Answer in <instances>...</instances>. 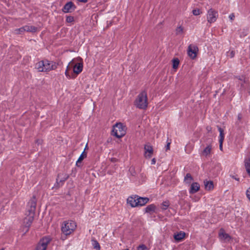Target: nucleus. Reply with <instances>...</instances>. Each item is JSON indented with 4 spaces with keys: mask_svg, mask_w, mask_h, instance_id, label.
Segmentation results:
<instances>
[{
    "mask_svg": "<svg viewBox=\"0 0 250 250\" xmlns=\"http://www.w3.org/2000/svg\"><path fill=\"white\" fill-rule=\"evenodd\" d=\"M219 235L221 239H223L224 240L229 241L231 239V237L229 234L224 232H220L219 234Z\"/></svg>",
    "mask_w": 250,
    "mask_h": 250,
    "instance_id": "4be33fe9",
    "label": "nucleus"
},
{
    "mask_svg": "<svg viewBox=\"0 0 250 250\" xmlns=\"http://www.w3.org/2000/svg\"><path fill=\"white\" fill-rule=\"evenodd\" d=\"M198 52V48L197 46L190 44L188 46V56L192 59H195L197 56V52Z\"/></svg>",
    "mask_w": 250,
    "mask_h": 250,
    "instance_id": "6e6552de",
    "label": "nucleus"
},
{
    "mask_svg": "<svg viewBox=\"0 0 250 250\" xmlns=\"http://www.w3.org/2000/svg\"><path fill=\"white\" fill-rule=\"evenodd\" d=\"M192 13L195 16H198L199 15L201 12L199 9H196L192 10Z\"/></svg>",
    "mask_w": 250,
    "mask_h": 250,
    "instance_id": "f704fd0d",
    "label": "nucleus"
},
{
    "mask_svg": "<svg viewBox=\"0 0 250 250\" xmlns=\"http://www.w3.org/2000/svg\"><path fill=\"white\" fill-rule=\"evenodd\" d=\"M137 250H148L146 246L144 244L140 245L137 247Z\"/></svg>",
    "mask_w": 250,
    "mask_h": 250,
    "instance_id": "473e14b6",
    "label": "nucleus"
},
{
    "mask_svg": "<svg viewBox=\"0 0 250 250\" xmlns=\"http://www.w3.org/2000/svg\"><path fill=\"white\" fill-rule=\"evenodd\" d=\"M23 27L26 32H35L37 30V28L34 26L25 25Z\"/></svg>",
    "mask_w": 250,
    "mask_h": 250,
    "instance_id": "5701e85b",
    "label": "nucleus"
},
{
    "mask_svg": "<svg viewBox=\"0 0 250 250\" xmlns=\"http://www.w3.org/2000/svg\"><path fill=\"white\" fill-rule=\"evenodd\" d=\"M137 197L138 195H136L129 196L127 199V203L132 207H137V200H136Z\"/></svg>",
    "mask_w": 250,
    "mask_h": 250,
    "instance_id": "ddd939ff",
    "label": "nucleus"
},
{
    "mask_svg": "<svg viewBox=\"0 0 250 250\" xmlns=\"http://www.w3.org/2000/svg\"><path fill=\"white\" fill-rule=\"evenodd\" d=\"M223 142H219V148L220 150H222L223 148Z\"/></svg>",
    "mask_w": 250,
    "mask_h": 250,
    "instance_id": "a19ab883",
    "label": "nucleus"
},
{
    "mask_svg": "<svg viewBox=\"0 0 250 250\" xmlns=\"http://www.w3.org/2000/svg\"><path fill=\"white\" fill-rule=\"evenodd\" d=\"M66 21L67 22H72L74 21V17L72 16H67L66 19Z\"/></svg>",
    "mask_w": 250,
    "mask_h": 250,
    "instance_id": "c9c22d12",
    "label": "nucleus"
},
{
    "mask_svg": "<svg viewBox=\"0 0 250 250\" xmlns=\"http://www.w3.org/2000/svg\"><path fill=\"white\" fill-rule=\"evenodd\" d=\"M37 199L35 196H33L27 204L26 217L23 219L24 229H25V233L29 230L34 218L35 212L36 208Z\"/></svg>",
    "mask_w": 250,
    "mask_h": 250,
    "instance_id": "f257e3e1",
    "label": "nucleus"
},
{
    "mask_svg": "<svg viewBox=\"0 0 250 250\" xmlns=\"http://www.w3.org/2000/svg\"><path fill=\"white\" fill-rule=\"evenodd\" d=\"M125 134V126L121 123H117L112 130V135L118 138L123 137Z\"/></svg>",
    "mask_w": 250,
    "mask_h": 250,
    "instance_id": "20e7f679",
    "label": "nucleus"
},
{
    "mask_svg": "<svg viewBox=\"0 0 250 250\" xmlns=\"http://www.w3.org/2000/svg\"><path fill=\"white\" fill-rule=\"evenodd\" d=\"M246 195L249 200L250 202V188H249L246 191Z\"/></svg>",
    "mask_w": 250,
    "mask_h": 250,
    "instance_id": "e433bc0d",
    "label": "nucleus"
},
{
    "mask_svg": "<svg viewBox=\"0 0 250 250\" xmlns=\"http://www.w3.org/2000/svg\"><path fill=\"white\" fill-rule=\"evenodd\" d=\"M51 239L49 237L42 238L36 247L35 250H46Z\"/></svg>",
    "mask_w": 250,
    "mask_h": 250,
    "instance_id": "423d86ee",
    "label": "nucleus"
},
{
    "mask_svg": "<svg viewBox=\"0 0 250 250\" xmlns=\"http://www.w3.org/2000/svg\"><path fill=\"white\" fill-rule=\"evenodd\" d=\"M218 16V12L212 8L209 9L207 13V21L209 23L214 22Z\"/></svg>",
    "mask_w": 250,
    "mask_h": 250,
    "instance_id": "39448f33",
    "label": "nucleus"
},
{
    "mask_svg": "<svg viewBox=\"0 0 250 250\" xmlns=\"http://www.w3.org/2000/svg\"><path fill=\"white\" fill-rule=\"evenodd\" d=\"M76 6L71 1L67 2L63 6L62 10L64 13L71 12L75 10Z\"/></svg>",
    "mask_w": 250,
    "mask_h": 250,
    "instance_id": "f8f14e48",
    "label": "nucleus"
},
{
    "mask_svg": "<svg viewBox=\"0 0 250 250\" xmlns=\"http://www.w3.org/2000/svg\"><path fill=\"white\" fill-rule=\"evenodd\" d=\"M156 163V159L155 158H153L152 160H151V165H154Z\"/></svg>",
    "mask_w": 250,
    "mask_h": 250,
    "instance_id": "79ce46f5",
    "label": "nucleus"
},
{
    "mask_svg": "<svg viewBox=\"0 0 250 250\" xmlns=\"http://www.w3.org/2000/svg\"><path fill=\"white\" fill-rule=\"evenodd\" d=\"M184 180L187 183L189 184L193 180V178L190 173H187L185 177Z\"/></svg>",
    "mask_w": 250,
    "mask_h": 250,
    "instance_id": "a878e982",
    "label": "nucleus"
},
{
    "mask_svg": "<svg viewBox=\"0 0 250 250\" xmlns=\"http://www.w3.org/2000/svg\"><path fill=\"white\" fill-rule=\"evenodd\" d=\"M170 142H168L166 145V150H169L170 149Z\"/></svg>",
    "mask_w": 250,
    "mask_h": 250,
    "instance_id": "ea45409f",
    "label": "nucleus"
},
{
    "mask_svg": "<svg viewBox=\"0 0 250 250\" xmlns=\"http://www.w3.org/2000/svg\"><path fill=\"white\" fill-rule=\"evenodd\" d=\"M205 188L207 190H210L213 188V182L211 181H207L205 183Z\"/></svg>",
    "mask_w": 250,
    "mask_h": 250,
    "instance_id": "b1692460",
    "label": "nucleus"
},
{
    "mask_svg": "<svg viewBox=\"0 0 250 250\" xmlns=\"http://www.w3.org/2000/svg\"><path fill=\"white\" fill-rule=\"evenodd\" d=\"M1 250H4V249H2Z\"/></svg>",
    "mask_w": 250,
    "mask_h": 250,
    "instance_id": "8fccbe9b",
    "label": "nucleus"
},
{
    "mask_svg": "<svg viewBox=\"0 0 250 250\" xmlns=\"http://www.w3.org/2000/svg\"><path fill=\"white\" fill-rule=\"evenodd\" d=\"M80 2H82L83 3H85L87 1V0H78Z\"/></svg>",
    "mask_w": 250,
    "mask_h": 250,
    "instance_id": "37998d69",
    "label": "nucleus"
},
{
    "mask_svg": "<svg viewBox=\"0 0 250 250\" xmlns=\"http://www.w3.org/2000/svg\"><path fill=\"white\" fill-rule=\"evenodd\" d=\"M183 33V28L181 26H179L176 29V34L180 35Z\"/></svg>",
    "mask_w": 250,
    "mask_h": 250,
    "instance_id": "c756f323",
    "label": "nucleus"
},
{
    "mask_svg": "<svg viewBox=\"0 0 250 250\" xmlns=\"http://www.w3.org/2000/svg\"><path fill=\"white\" fill-rule=\"evenodd\" d=\"M57 67V64L56 62L45 60V68H44L43 72H48L52 70H55Z\"/></svg>",
    "mask_w": 250,
    "mask_h": 250,
    "instance_id": "9d476101",
    "label": "nucleus"
},
{
    "mask_svg": "<svg viewBox=\"0 0 250 250\" xmlns=\"http://www.w3.org/2000/svg\"><path fill=\"white\" fill-rule=\"evenodd\" d=\"M71 66L69 64L67 66V68H66V70H67L68 71H69V69L70 67H71Z\"/></svg>",
    "mask_w": 250,
    "mask_h": 250,
    "instance_id": "a18cd8bd",
    "label": "nucleus"
},
{
    "mask_svg": "<svg viewBox=\"0 0 250 250\" xmlns=\"http://www.w3.org/2000/svg\"><path fill=\"white\" fill-rule=\"evenodd\" d=\"M235 18V16H234V14L233 13H232L229 16V18L231 20H233Z\"/></svg>",
    "mask_w": 250,
    "mask_h": 250,
    "instance_id": "58836bf2",
    "label": "nucleus"
},
{
    "mask_svg": "<svg viewBox=\"0 0 250 250\" xmlns=\"http://www.w3.org/2000/svg\"><path fill=\"white\" fill-rule=\"evenodd\" d=\"M25 32L23 27L15 30V33L17 34H21Z\"/></svg>",
    "mask_w": 250,
    "mask_h": 250,
    "instance_id": "c85d7f7f",
    "label": "nucleus"
},
{
    "mask_svg": "<svg viewBox=\"0 0 250 250\" xmlns=\"http://www.w3.org/2000/svg\"><path fill=\"white\" fill-rule=\"evenodd\" d=\"M185 236V233L180 232V233H178L176 234L174 236V238L175 240L178 242L182 240Z\"/></svg>",
    "mask_w": 250,
    "mask_h": 250,
    "instance_id": "aec40b11",
    "label": "nucleus"
},
{
    "mask_svg": "<svg viewBox=\"0 0 250 250\" xmlns=\"http://www.w3.org/2000/svg\"><path fill=\"white\" fill-rule=\"evenodd\" d=\"M129 171L132 176H135L136 174V171L135 170V168L133 167H130L129 169Z\"/></svg>",
    "mask_w": 250,
    "mask_h": 250,
    "instance_id": "2f4dec72",
    "label": "nucleus"
},
{
    "mask_svg": "<svg viewBox=\"0 0 250 250\" xmlns=\"http://www.w3.org/2000/svg\"><path fill=\"white\" fill-rule=\"evenodd\" d=\"M137 200V206H143L147 203L149 200L147 197H141L138 196L136 198Z\"/></svg>",
    "mask_w": 250,
    "mask_h": 250,
    "instance_id": "4468645a",
    "label": "nucleus"
},
{
    "mask_svg": "<svg viewBox=\"0 0 250 250\" xmlns=\"http://www.w3.org/2000/svg\"><path fill=\"white\" fill-rule=\"evenodd\" d=\"M93 246L94 249H95L97 250H100V246L99 243L97 242V241L93 240Z\"/></svg>",
    "mask_w": 250,
    "mask_h": 250,
    "instance_id": "7c9ffc66",
    "label": "nucleus"
},
{
    "mask_svg": "<svg viewBox=\"0 0 250 250\" xmlns=\"http://www.w3.org/2000/svg\"><path fill=\"white\" fill-rule=\"evenodd\" d=\"M134 104L139 109H146L147 106V98L146 91H143L137 97Z\"/></svg>",
    "mask_w": 250,
    "mask_h": 250,
    "instance_id": "f03ea898",
    "label": "nucleus"
},
{
    "mask_svg": "<svg viewBox=\"0 0 250 250\" xmlns=\"http://www.w3.org/2000/svg\"><path fill=\"white\" fill-rule=\"evenodd\" d=\"M77 227L76 223L72 220L64 221L61 227L62 232L65 235L71 234Z\"/></svg>",
    "mask_w": 250,
    "mask_h": 250,
    "instance_id": "7ed1b4c3",
    "label": "nucleus"
},
{
    "mask_svg": "<svg viewBox=\"0 0 250 250\" xmlns=\"http://www.w3.org/2000/svg\"><path fill=\"white\" fill-rule=\"evenodd\" d=\"M69 65L73 68V72L76 74H80L83 69V62H80L75 63L73 60L69 62Z\"/></svg>",
    "mask_w": 250,
    "mask_h": 250,
    "instance_id": "0eeeda50",
    "label": "nucleus"
},
{
    "mask_svg": "<svg viewBox=\"0 0 250 250\" xmlns=\"http://www.w3.org/2000/svg\"><path fill=\"white\" fill-rule=\"evenodd\" d=\"M145 157L146 159H150L153 153V149L152 146L149 144H146L144 146Z\"/></svg>",
    "mask_w": 250,
    "mask_h": 250,
    "instance_id": "9b49d317",
    "label": "nucleus"
},
{
    "mask_svg": "<svg viewBox=\"0 0 250 250\" xmlns=\"http://www.w3.org/2000/svg\"><path fill=\"white\" fill-rule=\"evenodd\" d=\"M238 119H240V117L239 116V115L238 116Z\"/></svg>",
    "mask_w": 250,
    "mask_h": 250,
    "instance_id": "09e8293b",
    "label": "nucleus"
},
{
    "mask_svg": "<svg viewBox=\"0 0 250 250\" xmlns=\"http://www.w3.org/2000/svg\"><path fill=\"white\" fill-rule=\"evenodd\" d=\"M235 55V52L233 50H229L227 52V56L231 58H233Z\"/></svg>",
    "mask_w": 250,
    "mask_h": 250,
    "instance_id": "72a5a7b5",
    "label": "nucleus"
},
{
    "mask_svg": "<svg viewBox=\"0 0 250 250\" xmlns=\"http://www.w3.org/2000/svg\"><path fill=\"white\" fill-rule=\"evenodd\" d=\"M200 189V185L197 182H194L191 185L189 193L193 194L197 192Z\"/></svg>",
    "mask_w": 250,
    "mask_h": 250,
    "instance_id": "dca6fc26",
    "label": "nucleus"
},
{
    "mask_svg": "<svg viewBox=\"0 0 250 250\" xmlns=\"http://www.w3.org/2000/svg\"><path fill=\"white\" fill-rule=\"evenodd\" d=\"M169 206V203L168 201H164L161 204V208L163 210L167 209Z\"/></svg>",
    "mask_w": 250,
    "mask_h": 250,
    "instance_id": "bb28decb",
    "label": "nucleus"
},
{
    "mask_svg": "<svg viewBox=\"0 0 250 250\" xmlns=\"http://www.w3.org/2000/svg\"><path fill=\"white\" fill-rule=\"evenodd\" d=\"M35 68L37 69L39 72H43L44 68H45V60L41 61L36 63Z\"/></svg>",
    "mask_w": 250,
    "mask_h": 250,
    "instance_id": "2eb2a0df",
    "label": "nucleus"
},
{
    "mask_svg": "<svg viewBox=\"0 0 250 250\" xmlns=\"http://www.w3.org/2000/svg\"><path fill=\"white\" fill-rule=\"evenodd\" d=\"M245 166L246 171L250 177V158L245 159Z\"/></svg>",
    "mask_w": 250,
    "mask_h": 250,
    "instance_id": "412c9836",
    "label": "nucleus"
},
{
    "mask_svg": "<svg viewBox=\"0 0 250 250\" xmlns=\"http://www.w3.org/2000/svg\"><path fill=\"white\" fill-rule=\"evenodd\" d=\"M156 209V207L155 205H149L145 208V212L151 214L155 212Z\"/></svg>",
    "mask_w": 250,
    "mask_h": 250,
    "instance_id": "a211bd4d",
    "label": "nucleus"
},
{
    "mask_svg": "<svg viewBox=\"0 0 250 250\" xmlns=\"http://www.w3.org/2000/svg\"><path fill=\"white\" fill-rule=\"evenodd\" d=\"M218 130L220 133L219 135V142H223L224 139V130L220 127H218Z\"/></svg>",
    "mask_w": 250,
    "mask_h": 250,
    "instance_id": "393cba45",
    "label": "nucleus"
},
{
    "mask_svg": "<svg viewBox=\"0 0 250 250\" xmlns=\"http://www.w3.org/2000/svg\"><path fill=\"white\" fill-rule=\"evenodd\" d=\"M69 178V175L66 173H59L58 174V176L56 179V184L57 187H60L62 186L64 182L68 178Z\"/></svg>",
    "mask_w": 250,
    "mask_h": 250,
    "instance_id": "1a4fd4ad",
    "label": "nucleus"
},
{
    "mask_svg": "<svg viewBox=\"0 0 250 250\" xmlns=\"http://www.w3.org/2000/svg\"><path fill=\"white\" fill-rule=\"evenodd\" d=\"M87 156V154L85 152V149L82 152L79 158H78L77 161L76 162V165L78 167H81V165H80V163Z\"/></svg>",
    "mask_w": 250,
    "mask_h": 250,
    "instance_id": "6ab92c4d",
    "label": "nucleus"
},
{
    "mask_svg": "<svg viewBox=\"0 0 250 250\" xmlns=\"http://www.w3.org/2000/svg\"><path fill=\"white\" fill-rule=\"evenodd\" d=\"M65 76L67 77V78L68 79H71V78H74L75 77H72L69 74V72H68V71L67 70H65Z\"/></svg>",
    "mask_w": 250,
    "mask_h": 250,
    "instance_id": "4c0bfd02",
    "label": "nucleus"
},
{
    "mask_svg": "<svg viewBox=\"0 0 250 250\" xmlns=\"http://www.w3.org/2000/svg\"><path fill=\"white\" fill-rule=\"evenodd\" d=\"M211 149L212 146L210 144H209L204 148V149L202 152V155L205 157L208 156L210 154Z\"/></svg>",
    "mask_w": 250,
    "mask_h": 250,
    "instance_id": "f3484780",
    "label": "nucleus"
},
{
    "mask_svg": "<svg viewBox=\"0 0 250 250\" xmlns=\"http://www.w3.org/2000/svg\"><path fill=\"white\" fill-rule=\"evenodd\" d=\"M211 128L210 126H207V130L208 131H210L211 130Z\"/></svg>",
    "mask_w": 250,
    "mask_h": 250,
    "instance_id": "c03bdc74",
    "label": "nucleus"
},
{
    "mask_svg": "<svg viewBox=\"0 0 250 250\" xmlns=\"http://www.w3.org/2000/svg\"><path fill=\"white\" fill-rule=\"evenodd\" d=\"M233 178H234L236 180L239 181V179H237V178L234 177V176L232 177Z\"/></svg>",
    "mask_w": 250,
    "mask_h": 250,
    "instance_id": "de8ad7c7",
    "label": "nucleus"
},
{
    "mask_svg": "<svg viewBox=\"0 0 250 250\" xmlns=\"http://www.w3.org/2000/svg\"><path fill=\"white\" fill-rule=\"evenodd\" d=\"M239 80H240V81L239 83H241V85H242V84H242V81H243L242 79H240V78H239Z\"/></svg>",
    "mask_w": 250,
    "mask_h": 250,
    "instance_id": "49530a36",
    "label": "nucleus"
},
{
    "mask_svg": "<svg viewBox=\"0 0 250 250\" xmlns=\"http://www.w3.org/2000/svg\"><path fill=\"white\" fill-rule=\"evenodd\" d=\"M179 64V60L178 59H174L172 60V67L174 69L177 68Z\"/></svg>",
    "mask_w": 250,
    "mask_h": 250,
    "instance_id": "cd10ccee",
    "label": "nucleus"
}]
</instances>
